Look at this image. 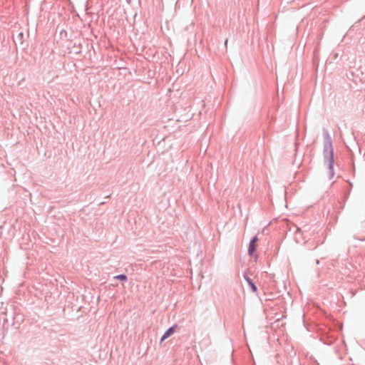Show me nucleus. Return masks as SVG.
Masks as SVG:
<instances>
[{
	"instance_id": "nucleus-1",
	"label": "nucleus",
	"mask_w": 365,
	"mask_h": 365,
	"mask_svg": "<svg viewBox=\"0 0 365 365\" xmlns=\"http://www.w3.org/2000/svg\"><path fill=\"white\" fill-rule=\"evenodd\" d=\"M323 135L324 138V144L323 148L324 162L327 165L329 170V178L331 180L334 175V158L332 140L327 130H324Z\"/></svg>"
},
{
	"instance_id": "nucleus-2",
	"label": "nucleus",
	"mask_w": 365,
	"mask_h": 365,
	"mask_svg": "<svg viewBox=\"0 0 365 365\" xmlns=\"http://www.w3.org/2000/svg\"><path fill=\"white\" fill-rule=\"evenodd\" d=\"M257 241H258V237L257 235H255L254 237H252L250 241L249 246H248V255L250 257H252L254 255V253L257 250Z\"/></svg>"
},
{
	"instance_id": "nucleus-3",
	"label": "nucleus",
	"mask_w": 365,
	"mask_h": 365,
	"mask_svg": "<svg viewBox=\"0 0 365 365\" xmlns=\"http://www.w3.org/2000/svg\"><path fill=\"white\" fill-rule=\"evenodd\" d=\"M243 277L247 282L251 292L257 294V287L253 280L249 276H247V274H244Z\"/></svg>"
},
{
	"instance_id": "nucleus-4",
	"label": "nucleus",
	"mask_w": 365,
	"mask_h": 365,
	"mask_svg": "<svg viewBox=\"0 0 365 365\" xmlns=\"http://www.w3.org/2000/svg\"><path fill=\"white\" fill-rule=\"evenodd\" d=\"M177 327V324H174L173 326L169 327L161 336L160 342L163 341L164 340L170 337L172 334H173Z\"/></svg>"
},
{
	"instance_id": "nucleus-5",
	"label": "nucleus",
	"mask_w": 365,
	"mask_h": 365,
	"mask_svg": "<svg viewBox=\"0 0 365 365\" xmlns=\"http://www.w3.org/2000/svg\"><path fill=\"white\" fill-rule=\"evenodd\" d=\"M11 326H15L16 324H18V325H20L21 322L23 321V317L19 314L12 313L11 314Z\"/></svg>"
},
{
	"instance_id": "nucleus-6",
	"label": "nucleus",
	"mask_w": 365,
	"mask_h": 365,
	"mask_svg": "<svg viewBox=\"0 0 365 365\" xmlns=\"http://www.w3.org/2000/svg\"><path fill=\"white\" fill-rule=\"evenodd\" d=\"M114 279L125 282L128 281V277L125 274H120L114 277Z\"/></svg>"
},
{
	"instance_id": "nucleus-7",
	"label": "nucleus",
	"mask_w": 365,
	"mask_h": 365,
	"mask_svg": "<svg viewBox=\"0 0 365 365\" xmlns=\"http://www.w3.org/2000/svg\"><path fill=\"white\" fill-rule=\"evenodd\" d=\"M23 38H24V34L22 32H20L17 36V39L19 41H20L21 43H23Z\"/></svg>"
},
{
	"instance_id": "nucleus-8",
	"label": "nucleus",
	"mask_w": 365,
	"mask_h": 365,
	"mask_svg": "<svg viewBox=\"0 0 365 365\" xmlns=\"http://www.w3.org/2000/svg\"><path fill=\"white\" fill-rule=\"evenodd\" d=\"M73 52L76 53V54H79L81 53V50H78V48H76L75 50H73Z\"/></svg>"
},
{
	"instance_id": "nucleus-9",
	"label": "nucleus",
	"mask_w": 365,
	"mask_h": 365,
	"mask_svg": "<svg viewBox=\"0 0 365 365\" xmlns=\"http://www.w3.org/2000/svg\"><path fill=\"white\" fill-rule=\"evenodd\" d=\"M9 322V319L6 317L4 319V322Z\"/></svg>"
},
{
	"instance_id": "nucleus-10",
	"label": "nucleus",
	"mask_w": 365,
	"mask_h": 365,
	"mask_svg": "<svg viewBox=\"0 0 365 365\" xmlns=\"http://www.w3.org/2000/svg\"><path fill=\"white\" fill-rule=\"evenodd\" d=\"M227 41H228V39L227 38L225 41V46H227Z\"/></svg>"
},
{
	"instance_id": "nucleus-11",
	"label": "nucleus",
	"mask_w": 365,
	"mask_h": 365,
	"mask_svg": "<svg viewBox=\"0 0 365 365\" xmlns=\"http://www.w3.org/2000/svg\"><path fill=\"white\" fill-rule=\"evenodd\" d=\"M316 263H317V264H319V259H317V260L316 261Z\"/></svg>"
}]
</instances>
